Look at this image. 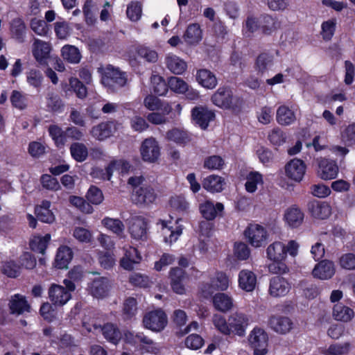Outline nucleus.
<instances>
[{
    "label": "nucleus",
    "mask_w": 355,
    "mask_h": 355,
    "mask_svg": "<svg viewBox=\"0 0 355 355\" xmlns=\"http://www.w3.org/2000/svg\"><path fill=\"white\" fill-rule=\"evenodd\" d=\"M72 257L73 252L70 248L65 245L60 246L58 249L55 259V267L60 269L67 268Z\"/></svg>",
    "instance_id": "obj_40"
},
{
    "label": "nucleus",
    "mask_w": 355,
    "mask_h": 355,
    "mask_svg": "<svg viewBox=\"0 0 355 355\" xmlns=\"http://www.w3.org/2000/svg\"><path fill=\"white\" fill-rule=\"evenodd\" d=\"M308 211L313 218L325 220L331 215L332 207L328 202L313 200L308 204Z\"/></svg>",
    "instance_id": "obj_20"
},
{
    "label": "nucleus",
    "mask_w": 355,
    "mask_h": 355,
    "mask_svg": "<svg viewBox=\"0 0 355 355\" xmlns=\"http://www.w3.org/2000/svg\"><path fill=\"white\" fill-rule=\"evenodd\" d=\"M231 281L226 273L216 271L209 277V282L203 283L200 288V295L203 298H209L215 291H225L228 289Z\"/></svg>",
    "instance_id": "obj_2"
},
{
    "label": "nucleus",
    "mask_w": 355,
    "mask_h": 355,
    "mask_svg": "<svg viewBox=\"0 0 355 355\" xmlns=\"http://www.w3.org/2000/svg\"><path fill=\"white\" fill-rule=\"evenodd\" d=\"M43 76L40 71L37 69H31L26 73V81L28 84L35 88L39 89L42 83Z\"/></svg>",
    "instance_id": "obj_61"
},
{
    "label": "nucleus",
    "mask_w": 355,
    "mask_h": 355,
    "mask_svg": "<svg viewBox=\"0 0 355 355\" xmlns=\"http://www.w3.org/2000/svg\"><path fill=\"white\" fill-rule=\"evenodd\" d=\"M196 80L200 86L207 89H214L218 84L215 74L206 69L197 71Z\"/></svg>",
    "instance_id": "obj_30"
},
{
    "label": "nucleus",
    "mask_w": 355,
    "mask_h": 355,
    "mask_svg": "<svg viewBox=\"0 0 355 355\" xmlns=\"http://www.w3.org/2000/svg\"><path fill=\"white\" fill-rule=\"evenodd\" d=\"M73 238L80 243H89L93 241L92 232L83 227H76L72 234Z\"/></svg>",
    "instance_id": "obj_56"
},
{
    "label": "nucleus",
    "mask_w": 355,
    "mask_h": 355,
    "mask_svg": "<svg viewBox=\"0 0 355 355\" xmlns=\"http://www.w3.org/2000/svg\"><path fill=\"white\" fill-rule=\"evenodd\" d=\"M213 306L218 311L226 313L234 306V301L231 295L225 293H218L213 296Z\"/></svg>",
    "instance_id": "obj_32"
},
{
    "label": "nucleus",
    "mask_w": 355,
    "mask_h": 355,
    "mask_svg": "<svg viewBox=\"0 0 355 355\" xmlns=\"http://www.w3.org/2000/svg\"><path fill=\"white\" fill-rule=\"evenodd\" d=\"M293 323L287 318L279 315H272L268 320V326L275 332L286 334L292 329Z\"/></svg>",
    "instance_id": "obj_28"
},
{
    "label": "nucleus",
    "mask_w": 355,
    "mask_h": 355,
    "mask_svg": "<svg viewBox=\"0 0 355 355\" xmlns=\"http://www.w3.org/2000/svg\"><path fill=\"white\" fill-rule=\"evenodd\" d=\"M101 224L109 231L118 236H122L124 234L125 225L119 218L105 217L101 220Z\"/></svg>",
    "instance_id": "obj_46"
},
{
    "label": "nucleus",
    "mask_w": 355,
    "mask_h": 355,
    "mask_svg": "<svg viewBox=\"0 0 355 355\" xmlns=\"http://www.w3.org/2000/svg\"><path fill=\"white\" fill-rule=\"evenodd\" d=\"M157 195L153 187L148 185L141 186L137 190H132V201L137 205H148L155 202Z\"/></svg>",
    "instance_id": "obj_17"
},
{
    "label": "nucleus",
    "mask_w": 355,
    "mask_h": 355,
    "mask_svg": "<svg viewBox=\"0 0 355 355\" xmlns=\"http://www.w3.org/2000/svg\"><path fill=\"white\" fill-rule=\"evenodd\" d=\"M338 166L334 161L322 159L318 162V176L324 180L336 178L338 173Z\"/></svg>",
    "instance_id": "obj_22"
},
{
    "label": "nucleus",
    "mask_w": 355,
    "mask_h": 355,
    "mask_svg": "<svg viewBox=\"0 0 355 355\" xmlns=\"http://www.w3.org/2000/svg\"><path fill=\"white\" fill-rule=\"evenodd\" d=\"M257 284V277L254 272L250 270H241L238 275V286L242 291L252 292Z\"/></svg>",
    "instance_id": "obj_23"
},
{
    "label": "nucleus",
    "mask_w": 355,
    "mask_h": 355,
    "mask_svg": "<svg viewBox=\"0 0 355 355\" xmlns=\"http://www.w3.org/2000/svg\"><path fill=\"white\" fill-rule=\"evenodd\" d=\"M9 308L12 314L20 315L30 311V305L26 297L20 294H15L11 297Z\"/></svg>",
    "instance_id": "obj_33"
},
{
    "label": "nucleus",
    "mask_w": 355,
    "mask_h": 355,
    "mask_svg": "<svg viewBox=\"0 0 355 355\" xmlns=\"http://www.w3.org/2000/svg\"><path fill=\"white\" fill-rule=\"evenodd\" d=\"M70 151L71 156L78 162H83L87 157V149L83 144H73L71 146Z\"/></svg>",
    "instance_id": "obj_60"
},
{
    "label": "nucleus",
    "mask_w": 355,
    "mask_h": 355,
    "mask_svg": "<svg viewBox=\"0 0 355 355\" xmlns=\"http://www.w3.org/2000/svg\"><path fill=\"white\" fill-rule=\"evenodd\" d=\"M51 202L43 200L40 205L36 206L35 213L37 217L43 223H52L55 221V217L50 209Z\"/></svg>",
    "instance_id": "obj_37"
},
{
    "label": "nucleus",
    "mask_w": 355,
    "mask_h": 355,
    "mask_svg": "<svg viewBox=\"0 0 355 355\" xmlns=\"http://www.w3.org/2000/svg\"><path fill=\"white\" fill-rule=\"evenodd\" d=\"M49 132L56 146L61 148L64 145L67 141L66 131L64 132L56 125H52L49 126Z\"/></svg>",
    "instance_id": "obj_53"
},
{
    "label": "nucleus",
    "mask_w": 355,
    "mask_h": 355,
    "mask_svg": "<svg viewBox=\"0 0 355 355\" xmlns=\"http://www.w3.org/2000/svg\"><path fill=\"white\" fill-rule=\"evenodd\" d=\"M143 323L146 329L160 331L166 326L167 317L162 310L157 309L147 313L144 317Z\"/></svg>",
    "instance_id": "obj_11"
},
{
    "label": "nucleus",
    "mask_w": 355,
    "mask_h": 355,
    "mask_svg": "<svg viewBox=\"0 0 355 355\" xmlns=\"http://www.w3.org/2000/svg\"><path fill=\"white\" fill-rule=\"evenodd\" d=\"M124 340L127 343L139 346L148 352L155 354L160 349L159 346L145 336L142 333L135 334L133 332L127 331L124 334Z\"/></svg>",
    "instance_id": "obj_10"
},
{
    "label": "nucleus",
    "mask_w": 355,
    "mask_h": 355,
    "mask_svg": "<svg viewBox=\"0 0 355 355\" xmlns=\"http://www.w3.org/2000/svg\"><path fill=\"white\" fill-rule=\"evenodd\" d=\"M10 31L11 37L12 38L19 42H22L24 41L26 32V26L21 18L17 17L10 21Z\"/></svg>",
    "instance_id": "obj_45"
},
{
    "label": "nucleus",
    "mask_w": 355,
    "mask_h": 355,
    "mask_svg": "<svg viewBox=\"0 0 355 355\" xmlns=\"http://www.w3.org/2000/svg\"><path fill=\"white\" fill-rule=\"evenodd\" d=\"M273 66V56L268 53H262L256 59L254 69L258 74H263Z\"/></svg>",
    "instance_id": "obj_42"
},
{
    "label": "nucleus",
    "mask_w": 355,
    "mask_h": 355,
    "mask_svg": "<svg viewBox=\"0 0 355 355\" xmlns=\"http://www.w3.org/2000/svg\"><path fill=\"white\" fill-rule=\"evenodd\" d=\"M249 343L254 355H266L268 352V335L262 328L254 327L250 333Z\"/></svg>",
    "instance_id": "obj_5"
},
{
    "label": "nucleus",
    "mask_w": 355,
    "mask_h": 355,
    "mask_svg": "<svg viewBox=\"0 0 355 355\" xmlns=\"http://www.w3.org/2000/svg\"><path fill=\"white\" fill-rule=\"evenodd\" d=\"M336 19L331 18L322 23L320 34L323 40L329 41L332 38L336 31Z\"/></svg>",
    "instance_id": "obj_55"
},
{
    "label": "nucleus",
    "mask_w": 355,
    "mask_h": 355,
    "mask_svg": "<svg viewBox=\"0 0 355 355\" xmlns=\"http://www.w3.org/2000/svg\"><path fill=\"white\" fill-rule=\"evenodd\" d=\"M171 285L173 291L179 295L186 293V288L183 284L185 279L184 271L180 268H173L170 270Z\"/></svg>",
    "instance_id": "obj_29"
},
{
    "label": "nucleus",
    "mask_w": 355,
    "mask_h": 355,
    "mask_svg": "<svg viewBox=\"0 0 355 355\" xmlns=\"http://www.w3.org/2000/svg\"><path fill=\"white\" fill-rule=\"evenodd\" d=\"M351 345L349 343H336L329 347L324 352L327 355H345L351 350Z\"/></svg>",
    "instance_id": "obj_59"
},
{
    "label": "nucleus",
    "mask_w": 355,
    "mask_h": 355,
    "mask_svg": "<svg viewBox=\"0 0 355 355\" xmlns=\"http://www.w3.org/2000/svg\"><path fill=\"white\" fill-rule=\"evenodd\" d=\"M284 220L291 227H297L303 222L304 214L297 207L288 208L284 214Z\"/></svg>",
    "instance_id": "obj_39"
},
{
    "label": "nucleus",
    "mask_w": 355,
    "mask_h": 355,
    "mask_svg": "<svg viewBox=\"0 0 355 355\" xmlns=\"http://www.w3.org/2000/svg\"><path fill=\"white\" fill-rule=\"evenodd\" d=\"M142 14L141 5L137 1H132L128 5L126 10L127 17L132 21H138Z\"/></svg>",
    "instance_id": "obj_62"
},
{
    "label": "nucleus",
    "mask_w": 355,
    "mask_h": 355,
    "mask_svg": "<svg viewBox=\"0 0 355 355\" xmlns=\"http://www.w3.org/2000/svg\"><path fill=\"white\" fill-rule=\"evenodd\" d=\"M338 265L344 270H355V254L345 253L342 254L338 259Z\"/></svg>",
    "instance_id": "obj_63"
},
{
    "label": "nucleus",
    "mask_w": 355,
    "mask_h": 355,
    "mask_svg": "<svg viewBox=\"0 0 355 355\" xmlns=\"http://www.w3.org/2000/svg\"><path fill=\"white\" fill-rule=\"evenodd\" d=\"M61 54L64 60L72 64L78 63L81 59L80 51L73 45H64L61 49Z\"/></svg>",
    "instance_id": "obj_49"
},
{
    "label": "nucleus",
    "mask_w": 355,
    "mask_h": 355,
    "mask_svg": "<svg viewBox=\"0 0 355 355\" xmlns=\"http://www.w3.org/2000/svg\"><path fill=\"white\" fill-rule=\"evenodd\" d=\"M112 283L106 277H97L88 284L87 291L94 297L103 299L111 291Z\"/></svg>",
    "instance_id": "obj_15"
},
{
    "label": "nucleus",
    "mask_w": 355,
    "mask_h": 355,
    "mask_svg": "<svg viewBox=\"0 0 355 355\" xmlns=\"http://www.w3.org/2000/svg\"><path fill=\"white\" fill-rule=\"evenodd\" d=\"M291 289V283L284 277L275 276L270 279L268 293L272 297L286 296Z\"/></svg>",
    "instance_id": "obj_16"
},
{
    "label": "nucleus",
    "mask_w": 355,
    "mask_h": 355,
    "mask_svg": "<svg viewBox=\"0 0 355 355\" xmlns=\"http://www.w3.org/2000/svg\"><path fill=\"white\" fill-rule=\"evenodd\" d=\"M135 53L148 62H155L158 60V53L154 49L146 46H139L135 48Z\"/></svg>",
    "instance_id": "obj_54"
},
{
    "label": "nucleus",
    "mask_w": 355,
    "mask_h": 355,
    "mask_svg": "<svg viewBox=\"0 0 355 355\" xmlns=\"http://www.w3.org/2000/svg\"><path fill=\"white\" fill-rule=\"evenodd\" d=\"M300 244L295 240L275 241L266 248V257L271 261L268 265L270 272L285 274L288 267L285 263L288 254L295 257L298 254Z\"/></svg>",
    "instance_id": "obj_1"
},
{
    "label": "nucleus",
    "mask_w": 355,
    "mask_h": 355,
    "mask_svg": "<svg viewBox=\"0 0 355 355\" xmlns=\"http://www.w3.org/2000/svg\"><path fill=\"white\" fill-rule=\"evenodd\" d=\"M121 128L120 123L114 121L101 123L92 128V135L98 140H105L115 134Z\"/></svg>",
    "instance_id": "obj_19"
},
{
    "label": "nucleus",
    "mask_w": 355,
    "mask_h": 355,
    "mask_svg": "<svg viewBox=\"0 0 355 355\" xmlns=\"http://www.w3.org/2000/svg\"><path fill=\"white\" fill-rule=\"evenodd\" d=\"M50 240L51 235L49 234L44 236H33L29 243L30 248L35 252L44 253Z\"/></svg>",
    "instance_id": "obj_50"
},
{
    "label": "nucleus",
    "mask_w": 355,
    "mask_h": 355,
    "mask_svg": "<svg viewBox=\"0 0 355 355\" xmlns=\"http://www.w3.org/2000/svg\"><path fill=\"white\" fill-rule=\"evenodd\" d=\"M128 232L130 236L136 241H146L148 238V223L143 216L131 217L128 221Z\"/></svg>",
    "instance_id": "obj_8"
},
{
    "label": "nucleus",
    "mask_w": 355,
    "mask_h": 355,
    "mask_svg": "<svg viewBox=\"0 0 355 355\" xmlns=\"http://www.w3.org/2000/svg\"><path fill=\"white\" fill-rule=\"evenodd\" d=\"M169 205L172 210L184 215L188 213L189 209V203L183 196H175L171 198Z\"/></svg>",
    "instance_id": "obj_48"
},
{
    "label": "nucleus",
    "mask_w": 355,
    "mask_h": 355,
    "mask_svg": "<svg viewBox=\"0 0 355 355\" xmlns=\"http://www.w3.org/2000/svg\"><path fill=\"white\" fill-rule=\"evenodd\" d=\"M83 326L88 331H92L93 329L102 331L105 338L113 344H117L121 339V334L119 329L112 324H107L103 328L95 324L92 327L87 326L85 322H83Z\"/></svg>",
    "instance_id": "obj_26"
},
{
    "label": "nucleus",
    "mask_w": 355,
    "mask_h": 355,
    "mask_svg": "<svg viewBox=\"0 0 355 355\" xmlns=\"http://www.w3.org/2000/svg\"><path fill=\"white\" fill-rule=\"evenodd\" d=\"M342 141L348 144H355V123H352L346 126L340 132Z\"/></svg>",
    "instance_id": "obj_64"
},
{
    "label": "nucleus",
    "mask_w": 355,
    "mask_h": 355,
    "mask_svg": "<svg viewBox=\"0 0 355 355\" xmlns=\"http://www.w3.org/2000/svg\"><path fill=\"white\" fill-rule=\"evenodd\" d=\"M230 334L243 336L249 325V318L243 313L236 312L229 316Z\"/></svg>",
    "instance_id": "obj_18"
},
{
    "label": "nucleus",
    "mask_w": 355,
    "mask_h": 355,
    "mask_svg": "<svg viewBox=\"0 0 355 355\" xmlns=\"http://www.w3.org/2000/svg\"><path fill=\"white\" fill-rule=\"evenodd\" d=\"M125 74L112 65L106 67L102 76V83L108 87H123L126 84Z\"/></svg>",
    "instance_id": "obj_12"
},
{
    "label": "nucleus",
    "mask_w": 355,
    "mask_h": 355,
    "mask_svg": "<svg viewBox=\"0 0 355 355\" xmlns=\"http://www.w3.org/2000/svg\"><path fill=\"white\" fill-rule=\"evenodd\" d=\"M277 121L282 125H289L296 120L294 111L286 105H281L277 110Z\"/></svg>",
    "instance_id": "obj_43"
},
{
    "label": "nucleus",
    "mask_w": 355,
    "mask_h": 355,
    "mask_svg": "<svg viewBox=\"0 0 355 355\" xmlns=\"http://www.w3.org/2000/svg\"><path fill=\"white\" fill-rule=\"evenodd\" d=\"M239 99L234 96L232 91L227 87H219L211 96L212 103L223 109H229L236 105Z\"/></svg>",
    "instance_id": "obj_13"
},
{
    "label": "nucleus",
    "mask_w": 355,
    "mask_h": 355,
    "mask_svg": "<svg viewBox=\"0 0 355 355\" xmlns=\"http://www.w3.org/2000/svg\"><path fill=\"white\" fill-rule=\"evenodd\" d=\"M247 241L254 248L263 246L268 238L269 232L267 229L259 224H250L244 232Z\"/></svg>",
    "instance_id": "obj_4"
},
{
    "label": "nucleus",
    "mask_w": 355,
    "mask_h": 355,
    "mask_svg": "<svg viewBox=\"0 0 355 355\" xmlns=\"http://www.w3.org/2000/svg\"><path fill=\"white\" fill-rule=\"evenodd\" d=\"M139 150L142 160L148 163L156 162L161 154L158 141L152 137L142 141Z\"/></svg>",
    "instance_id": "obj_9"
},
{
    "label": "nucleus",
    "mask_w": 355,
    "mask_h": 355,
    "mask_svg": "<svg viewBox=\"0 0 355 355\" xmlns=\"http://www.w3.org/2000/svg\"><path fill=\"white\" fill-rule=\"evenodd\" d=\"M284 170L289 180L298 183L302 181L306 174V165L302 159L294 158L285 165Z\"/></svg>",
    "instance_id": "obj_14"
},
{
    "label": "nucleus",
    "mask_w": 355,
    "mask_h": 355,
    "mask_svg": "<svg viewBox=\"0 0 355 355\" xmlns=\"http://www.w3.org/2000/svg\"><path fill=\"white\" fill-rule=\"evenodd\" d=\"M225 185V180L217 175H210L202 182V187L211 193L220 192Z\"/></svg>",
    "instance_id": "obj_38"
},
{
    "label": "nucleus",
    "mask_w": 355,
    "mask_h": 355,
    "mask_svg": "<svg viewBox=\"0 0 355 355\" xmlns=\"http://www.w3.org/2000/svg\"><path fill=\"white\" fill-rule=\"evenodd\" d=\"M191 117L196 124L202 129H206L209 122L214 119L215 114L206 107L198 106L192 109Z\"/></svg>",
    "instance_id": "obj_21"
},
{
    "label": "nucleus",
    "mask_w": 355,
    "mask_h": 355,
    "mask_svg": "<svg viewBox=\"0 0 355 355\" xmlns=\"http://www.w3.org/2000/svg\"><path fill=\"white\" fill-rule=\"evenodd\" d=\"M215 328L223 335H230V322L225 317L219 314H214L212 318Z\"/></svg>",
    "instance_id": "obj_58"
},
{
    "label": "nucleus",
    "mask_w": 355,
    "mask_h": 355,
    "mask_svg": "<svg viewBox=\"0 0 355 355\" xmlns=\"http://www.w3.org/2000/svg\"><path fill=\"white\" fill-rule=\"evenodd\" d=\"M165 61L167 68L175 74H182L187 70V62L174 54L167 55Z\"/></svg>",
    "instance_id": "obj_35"
},
{
    "label": "nucleus",
    "mask_w": 355,
    "mask_h": 355,
    "mask_svg": "<svg viewBox=\"0 0 355 355\" xmlns=\"http://www.w3.org/2000/svg\"><path fill=\"white\" fill-rule=\"evenodd\" d=\"M261 31L265 35H271L278 28L277 20L269 15L261 16Z\"/></svg>",
    "instance_id": "obj_52"
},
{
    "label": "nucleus",
    "mask_w": 355,
    "mask_h": 355,
    "mask_svg": "<svg viewBox=\"0 0 355 355\" xmlns=\"http://www.w3.org/2000/svg\"><path fill=\"white\" fill-rule=\"evenodd\" d=\"M260 23L261 16L259 17H256L252 15H249L243 24V35L246 37L253 36L254 33L261 30Z\"/></svg>",
    "instance_id": "obj_47"
},
{
    "label": "nucleus",
    "mask_w": 355,
    "mask_h": 355,
    "mask_svg": "<svg viewBox=\"0 0 355 355\" xmlns=\"http://www.w3.org/2000/svg\"><path fill=\"white\" fill-rule=\"evenodd\" d=\"M63 284L64 286L53 284L49 289V299L55 305H64L71 299V293L76 289L74 283L70 279H64Z\"/></svg>",
    "instance_id": "obj_3"
},
{
    "label": "nucleus",
    "mask_w": 355,
    "mask_h": 355,
    "mask_svg": "<svg viewBox=\"0 0 355 355\" xmlns=\"http://www.w3.org/2000/svg\"><path fill=\"white\" fill-rule=\"evenodd\" d=\"M182 220L181 218H177L175 220V227H173L171 225V220H158L157 225L162 230L164 241L166 243L171 245L176 242L182 234L183 225L180 224Z\"/></svg>",
    "instance_id": "obj_7"
},
{
    "label": "nucleus",
    "mask_w": 355,
    "mask_h": 355,
    "mask_svg": "<svg viewBox=\"0 0 355 355\" xmlns=\"http://www.w3.org/2000/svg\"><path fill=\"white\" fill-rule=\"evenodd\" d=\"M168 85L171 91L178 94H184L187 100L196 101L200 98L199 92L180 77H171Z\"/></svg>",
    "instance_id": "obj_6"
},
{
    "label": "nucleus",
    "mask_w": 355,
    "mask_h": 355,
    "mask_svg": "<svg viewBox=\"0 0 355 355\" xmlns=\"http://www.w3.org/2000/svg\"><path fill=\"white\" fill-rule=\"evenodd\" d=\"M166 137L169 141L183 146L191 140L190 135L186 130L178 128L168 130L166 134Z\"/></svg>",
    "instance_id": "obj_41"
},
{
    "label": "nucleus",
    "mask_w": 355,
    "mask_h": 355,
    "mask_svg": "<svg viewBox=\"0 0 355 355\" xmlns=\"http://www.w3.org/2000/svg\"><path fill=\"white\" fill-rule=\"evenodd\" d=\"M153 90L155 94L159 96H164L168 91L167 85L163 78L159 75H153L151 77Z\"/></svg>",
    "instance_id": "obj_57"
},
{
    "label": "nucleus",
    "mask_w": 355,
    "mask_h": 355,
    "mask_svg": "<svg viewBox=\"0 0 355 355\" xmlns=\"http://www.w3.org/2000/svg\"><path fill=\"white\" fill-rule=\"evenodd\" d=\"M263 184L262 174L258 171L249 172L245 178V188L247 192L253 193L257 190L259 185Z\"/></svg>",
    "instance_id": "obj_44"
},
{
    "label": "nucleus",
    "mask_w": 355,
    "mask_h": 355,
    "mask_svg": "<svg viewBox=\"0 0 355 355\" xmlns=\"http://www.w3.org/2000/svg\"><path fill=\"white\" fill-rule=\"evenodd\" d=\"M332 316L337 321L348 322L354 317V312L349 306L338 303L333 307Z\"/></svg>",
    "instance_id": "obj_36"
},
{
    "label": "nucleus",
    "mask_w": 355,
    "mask_h": 355,
    "mask_svg": "<svg viewBox=\"0 0 355 355\" xmlns=\"http://www.w3.org/2000/svg\"><path fill=\"white\" fill-rule=\"evenodd\" d=\"M336 272V267L334 263L329 260H323L317 263L312 274L314 277L320 279H329Z\"/></svg>",
    "instance_id": "obj_25"
},
{
    "label": "nucleus",
    "mask_w": 355,
    "mask_h": 355,
    "mask_svg": "<svg viewBox=\"0 0 355 355\" xmlns=\"http://www.w3.org/2000/svg\"><path fill=\"white\" fill-rule=\"evenodd\" d=\"M144 106L151 111H160L165 114H170L173 110L171 105L166 102L162 101L159 98L148 95L144 101Z\"/></svg>",
    "instance_id": "obj_31"
},
{
    "label": "nucleus",
    "mask_w": 355,
    "mask_h": 355,
    "mask_svg": "<svg viewBox=\"0 0 355 355\" xmlns=\"http://www.w3.org/2000/svg\"><path fill=\"white\" fill-rule=\"evenodd\" d=\"M184 42L189 46H196L202 40V30L198 23L189 24L182 35Z\"/></svg>",
    "instance_id": "obj_24"
},
{
    "label": "nucleus",
    "mask_w": 355,
    "mask_h": 355,
    "mask_svg": "<svg viewBox=\"0 0 355 355\" xmlns=\"http://www.w3.org/2000/svg\"><path fill=\"white\" fill-rule=\"evenodd\" d=\"M199 209L205 219L211 220L216 216H220L224 209V206L220 202L214 205L212 202L207 200L200 205Z\"/></svg>",
    "instance_id": "obj_27"
},
{
    "label": "nucleus",
    "mask_w": 355,
    "mask_h": 355,
    "mask_svg": "<svg viewBox=\"0 0 355 355\" xmlns=\"http://www.w3.org/2000/svg\"><path fill=\"white\" fill-rule=\"evenodd\" d=\"M1 271L8 277L15 278L20 275L21 266L12 260L1 261Z\"/></svg>",
    "instance_id": "obj_51"
},
{
    "label": "nucleus",
    "mask_w": 355,
    "mask_h": 355,
    "mask_svg": "<svg viewBox=\"0 0 355 355\" xmlns=\"http://www.w3.org/2000/svg\"><path fill=\"white\" fill-rule=\"evenodd\" d=\"M51 51V46L48 42L40 40H35L33 44V54L35 60L40 64L44 62L49 57Z\"/></svg>",
    "instance_id": "obj_34"
}]
</instances>
